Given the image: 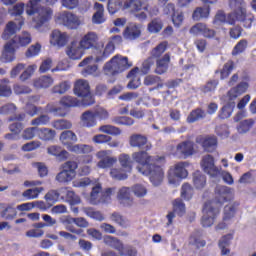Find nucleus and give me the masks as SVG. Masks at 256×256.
I'll return each mask as SVG.
<instances>
[{"instance_id":"1","label":"nucleus","mask_w":256,"mask_h":256,"mask_svg":"<svg viewBox=\"0 0 256 256\" xmlns=\"http://www.w3.org/2000/svg\"><path fill=\"white\" fill-rule=\"evenodd\" d=\"M132 159L135 163L142 165L137 167V170L142 175L149 177L152 184L155 186L161 185L165 177L163 166L166 163L165 156H151L147 150H141L132 154Z\"/></svg>"},{"instance_id":"2","label":"nucleus","mask_w":256,"mask_h":256,"mask_svg":"<svg viewBox=\"0 0 256 256\" xmlns=\"http://www.w3.org/2000/svg\"><path fill=\"white\" fill-rule=\"evenodd\" d=\"M121 9H130L135 13L143 9L146 11L150 17H155L159 15V7H150L148 4L143 7V2L141 0H108L107 10L110 15H115Z\"/></svg>"},{"instance_id":"3","label":"nucleus","mask_w":256,"mask_h":256,"mask_svg":"<svg viewBox=\"0 0 256 256\" xmlns=\"http://www.w3.org/2000/svg\"><path fill=\"white\" fill-rule=\"evenodd\" d=\"M229 5L234 11L227 16V23L229 25H235L237 21L243 23L245 29H251L255 16L251 13H247L244 0H229Z\"/></svg>"},{"instance_id":"4","label":"nucleus","mask_w":256,"mask_h":256,"mask_svg":"<svg viewBox=\"0 0 256 256\" xmlns=\"http://www.w3.org/2000/svg\"><path fill=\"white\" fill-rule=\"evenodd\" d=\"M33 41L31 37V33L27 31H23L19 35H15L10 41H8L4 45V49L2 51V59L4 63H11L15 61V53H17V49L20 47H27Z\"/></svg>"},{"instance_id":"5","label":"nucleus","mask_w":256,"mask_h":256,"mask_svg":"<svg viewBox=\"0 0 256 256\" xmlns=\"http://www.w3.org/2000/svg\"><path fill=\"white\" fill-rule=\"evenodd\" d=\"M59 141L62 143L70 153L76 155H87L93 153V146L87 144H74L77 143V134L71 130H64L59 136Z\"/></svg>"},{"instance_id":"6","label":"nucleus","mask_w":256,"mask_h":256,"mask_svg":"<svg viewBox=\"0 0 256 256\" xmlns=\"http://www.w3.org/2000/svg\"><path fill=\"white\" fill-rule=\"evenodd\" d=\"M133 64L129 62V58L121 54L113 56L108 62L103 66V73L108 77H115L127 69H131Z\"/></svg>"},{"instance_id":"7","label":"nucleus","mask_w":256,"mask_h":256,"mask_svg":"<svg viewBox=\"0 0 256 256\" xmlns=\"http://www.w3.org/2000/svg\"><path fill=\"white\" fill-rule=\"evenodd\" d=\"M27 15H34L33 23L35 29H41L45 23H49L50 19L53 18V9L39 4L34 6H26Z\"/></svg>"},{"instance_id":"8","label":"nucleus","mask_w":256,"mask_h":256,"mask_svg":"<svg viewBox=\"0 0 256 256\" xmlns=\"http://www.w3.org/2000/svg\"><path fill=\"white\" fill-rule=\"evenodd\" d=\"M113 193H115V188H106L103 190L101 183H98L92 187L89 201L91 205H109Z\"/></svg>"},{"instance_id":"9","label":"nucleus","mask_w":256,"mask_h":256,"mask_svg":"<svg viewBox=\"0 0 256 256\" xmlns=\"http://www.w3.org/2000/svg\"><path fill=\"white\" fill-rule=\"evenodd\" d=\"M74 94L82 98L83 107H90V105L95 104V97L91 94V86L89 81L85 79H79L74 83Z\"/></svg>"},{"instance_id":"10","label":"nucleus","mask_w":256,"mask_h":256,"mask_svg":"<svg viewBox=\"0 0 256 256\" xmlns=\"http://www.w3.org/2000/svg\"><path fill=\"white\" fill-rule=\"evenodd\" d=\"M189 162H178L170 167L168 171V182L170 185H179V182L189 177Z\"/></svg>"},{"instance_id":"11","label":"nucleus","mask_w":256,"mask_h":256,"mask_svg":"<svg viewBox=\"0 0 256 256\" xmlns=\"http://www.w3.org/2000/svg\"><path fill=\"white\" fill-rule=\"evenodd\" d=\"M77 167H79V164L75 161L65 162L61 166L62 171L56 175V181H58V183H71L73 178L77 175Z\"/></svg>"},{"instance_id":"12","label":"nucleus","mask_w":256,"mask_h":256,"mask_svg":"<svg viewBox=\"0 0 256 256\" xmlns=\"http://www.w3.org/2000/svg\"><path fill=\"white\" fill-rule=\"evenodd\" d=\"M203 217L201 219L202 227H211L217 219L219 208L213 206V202H206L203 206Z\"/></svg>"},{"instance_id":"13","label":"nucleus","mask_w":256,"mask_h":256,"mask_svg":"<svg viewBox=\"0 0 256 256\" xmlns=\"http://www.w3.org/2000/svg\"><path fill=\"white\" fill-rule=\"evenodd\" d=\"M228 201H233V190L228 186H216L214 190V201H212V207L214 203L224 205V203H228Z\"/></svg>"},{"instance_id":"14","label":"nucleus","mask_w":256,"mask_h":256,"mask_svg":"<svg viewBox=\"0 0 256 256\" xmlns=\"http://www.w3.org/2000/svg\"><path fill=\"white\" fill-rule=\"evenodd\" d=\"M195 153V143L186 140L180 142L177 146L175 151L172 152L173 157L177 159H189L191 155Z\"/></svg>"},{"instance_id":"15","label":"nucleus","mask_w":256,"mask_h":256,"mask_svg":"<svg viewBox=\"0 0 256 256\" xmlns=\"http://www.w3.org/2000/svg\"><path fill=\"white\" fill-rule=\"evenodd\" d=\"M190 35H194L195 37H205V39H214L217 32L214 29L209 28L206 23L198 22L193 25L189 30Z\"/></svg>"},{"instance_id":"16","label":"nucleus","mask_w":256,"mask_h":256,"mask_svg":"<svg viewBox=\"0 0 256 256\" xmlns=\"http://www.w3.org/2000/svg\"><path fill=\"white\" fill-rule=\"evenodd\" d=\"M62 223L63 225H66V229L70 231V233H75L76 235H81V233H83V230L75 229V227L69 226V225H73L74 223L75 225H77V227H82V228L89 227V222L87 221V219L83 217L73 218L70 216H66L62 220Z\"/></svg>"},{"instance_id":"17","label":"nucleus","mask_w":256,"mask_h":256,"mask_svg":"<svg viewBox=\"0 0 256 256\" xmlns=\"http://www.w3.org/2000/svg\"><path fill=\"white\" fill-rule=\"evenodd\" d=\"M96 157L100 160L97 163L99 169H111L117 163V158L111 156V150H100L96 153Z\"/></svg>"},{"instance_id":"18","label":"nucleus","mask_w":256,"mask_h":256,"mask_svg":"<svg viewBox=\"0 0 256 256\" xmlns=\"http://www.w3.org/2000/svg\"><path fill=\"white\" fill-rule=\"evenodd\" d=\"M57 21H59V23H62V25H64V27H67L68 29H78V27L81 25V20L79 19V16L71 12H63L62 14H59L57 16Z\"/></svg>"},{"instance_id":"19","label":"nucleus","mask_w":256,"mask_h":256,"mask_svg":"<svg viewBox=\"0 0 256 256\" xmlns=\"http://www.w3.org/2000/svg\"><path fill=\"white\" fill-rule=\"evenodd\" d=\"M130 147L137 149H145V151H151L152 145L149 143L147 136L139 133L131 134L129 137Z\"/></svg>"},{"instance_id":"20","label":"nucleus","mask_w":256,"mask_h":256,"mask_svg":"<svg viewBox=\"0 0 256 256\" xmlns=\"http://www.w3.org/2000/svg\"><path fill=\"white\" fill-rule=\"evenodd\" d=\"M172 208L173 211L168 212V214L166 215V218L168 219V226L173 225V218L175 217V215H178V217H183V215L187 213V208L185 207V203L181 198H176L172 202Z\"/></svg>"},{"instance_id":"21","label":"nucleus","mask_w":256,"mask_h":256,"mask_svg":"<svg viewBox=\"0 0 256 256\" xmlns=\"http://www.w3.org/2000/svg\"><path fill=\"white\" fill-rule=\"evenodd\" d=\"M201 167L204 173H207L210 177H219L221 175V170L215 166V158L211 155L203 157Z\"/></svg>"},{"instance_id":"22","label":"nucleus","mask_w":256,"mask_h":256,"mask_svg":"<svg viewBox=\"0 0 256 256\" xmlns=\"http://www.w3.org/2000/svg\"><path fill=\"white\" fill-rule=\"evenodd\" d=\"M196 143L201 145L206 153H213V151L217 150L218 140L215 136H198L196 138Z\"/></svg>"},{"instance_id":"23","label":"nucleus","mask_w":256,"mask_h":256,"mask_svg":"<svg viewBox=\"0 0 256 256\" xmlns=\"http://www.w3.org/2000/svg\"><path fill=\"white\" fill-rule=\"evenodd\" d=\"M25 21L23 20V17L20 18V21L17 23L13 21H9L2 33V39L4 41H9L13 35H16L18 31H21V27H23Z\"/></svg>"},{"instance_id":"24","label":"nucleus","mask_w":256,"mask_h":256,"mask_svg":"<svg viewBox=\"0 0 256 256\" xmlns=\"http://www.w3.org/2000/svg\"><path fill=\"white\" fill-rule=\"evenodd\" d=\"M99 42V36L95 32L86 33L79 42L81 49H95Z\"/></svg>"},{"instance_id":"25","label":"nucleus","mask_w":256,"mask_h":256,"mask_svg":"<svg viewBox=\"0 0 256 256\" xmlns=\"http://www.w3.org/2000/svg\"><path fill=\"white\" fill-rule=\"evenodd\" d=\"M248 89H249V83L240 82L227 92V97L229 101H235L237 97H241V95H243L244 93H247Z\"/></svg>"},{"instance_id":"26","label":"nucleus","mask_w":256,"mask_h":256,"mask_svg":"<svg viewBox=\"0 0 256 256\" xmlns=\"http://www.w3.org/2000/svg\"><path fill=\"white\" fill-rule=\"evenodd\" d=\"M123 37L126 41H135L141 37V28L136 24H130L124 29Z\"/></svg>"},{"instance_id":"27","label":"nucleus","mask_w":256,"mask_h":256,"mask_svg":"<svg viewBox=\"0 0 256 256\" xmlns=\"http://www.w3.org/2000/svg\"><path fill=\"white\" fill-rule=\"evenodd\" d=\"M139 67H134L127 74V78L131 79L127 84V89L135 90L141 87V78L138 76Z\"/></svg>"},{"instance_id":"28","label":"nucleus","mask_w":256,"mask_h":256,"mask_svg":"<svg viewBox=\"0 0 256 256\" xmlns=\"http://www.w3.org/2000/svg\"><path fill=\"white\" fill-rule=\"evenodd\" d=\"M94 9H96V12L92 16V23L94 25H101L107 21L105 19V6L103 4L96 2L94 4Z\"/></svg>"},{"instance_id":"29","label":"nucleus","mask_w":256,"mask_h":256,"mask_svg":"<svg viewBox=\"0 0 256 256\" xmlns=\"http://www.w3.org/2000/svg\"><path fill=\"white\" fill-rule=\"evenodd\" d=\"M69 41V36H67V33L59 30H53L51 33V43L53 45H57L58 47H65L67 45V42Z\"/></svg>"},{"instance_id":"30","label":"nucleus","mask_w":256,"mask_h":256,"mask_svg":"<svg viewBox=\"0 0 256 256\" xmlns=\"http://www.w3.org/2000/svg\"><path fill=\"white\" fill-rule=\"evenodd\" d=\"M104 243L109 245V247L116 249V251L119 252V255H125V245H123V242H121V240L118 238L113 236H105Z\"/></svg>"},{"instance_id":"31","label":"nucleus","mask_w":256,"mask_h":256,"mask_svg":"<svg viewBox=\"0 0 256 256\" xmlns=\"http://www.w3.org/2000/svg\"><path fill=\"white\" fill-rule=\"evenodd\" d=\"M55 137H57V131H55L54 129L47 127H38V139H40V141H54Z\"/></svg>"},{"instance_id":"32","label":"nucleus","mask_w":256,"mask_h":256,"mask_svg":"<svg viewBox=\"0 0 256 256\" xmlns=\"http://www.w3.org/2000/svg\"><path fill=\"white\" fill-rule=\"evenodd\" d=\"M80 119L83 127L91 128L97 125V118H95V114L91 110L82 113Z\"/></svg>"},{"instance_id":"33","label":"nucleus","mask_w":256,"mask_h":256,"mask_svg":"<svg viewBox=\"0 0 256 256\" xmlns=\"http://www.w3.org/2000/svg\"><path fill=\"white\" fill-rule=\"evenodd\" d=\"M66 55L70 59L79 60L83 57V50L77 45V42H72L66 49Z\"/></svg>"},{"instance_id":"34","label":"nucleus","mask_w":256,"mask_h":256,"mask_svg":"<svg viewBox=\"0 0 256 256\" xmlns=\"http://www.w3.org/2000/svg\"><path fill=\"white\" fill-rule=\"evenodd\" d=\"M117 199L123 205H133V198H131V190L129 187H122L117 194Z\"/></svg>"},{"instance_id":"35","label":"nucleus","mask_w":256,"mask_h":256,"mask_svg":"<svg viewBox=\"0 0 256 256\" xmlns=\"http://www.w3.org/2000/svg\"><path fill=\"white\" fill-rule=\"evenodd\" d=\"M192 182L195 189H204L205 185H207V177L197 170L192 174Z\"/></svg>"},{"instance_id":"36","label":"nucleus","mask_w":256,"mask_h":256,"mask_svg":"<svg viewBox=\"0 0 256 256\" xmlns=\"http://www.w3.org/2000/svg\"><path fill=\"white\" fill-rule=\"evenodd\" d=\"M231 241H233V234H226L219 240L218 247L221 249V255H229L231 253V250L227 248L231 245Z\"/></svg>"},{"instance_id":"37","label":"nucleus","mask_w":256,"mask_h":256,"mask_svg":"<svg viewBox=\"0 0 256 256\" xmlns=\"http://www.w3.org/2000/svg\"><path fill=\"white\" fill-rule=\"evenodd\" d=\"M120 166L124 171L131 173L133 171V159L129 154L122 153L118 156Z\"/></svg>"},{"instance_id":"38","label":"nucleus","mask_w":256,"mask_h":256,"mask_svg":"<svg viewBox=\"0 0 256 256\" xmlns=\"http://www.w3.org/2000/svg\"><path fill=\"white\" fill-rule=\"evenodd\" d=\"M110 219L113 223H116V225H119V227H122L123 229H127V227H130L131 225L129 219L119 212H113Z\"/></svg>"},{"instance_id":"39","label":"nucleus","mask_w":256,"mask_h":256,"mask_svg":"<svg viewBox=\"0 0 256 256\" xmlns=\"http://www.w3.org/2000/svg\"><path fill=\"white\" fill-rule=\"evenodd\" d=\"M36 89H47L53 85V79L50 76H41L33 81Z\"/></svg>"},{"instance_id":"40","label":"nucleus","mask_w":256,"mask_h":256,"mask_svg":"<svg viewBox=\"0 0 256 256\" xmlns=\"http://www.w3.org/2000/svg\"><path fill=\"white\" fill-rule=\"evenodd\" d=\"M211 13V8L208 7H197L192 14V19L194 21H201V19H207Z\"/></svg>"},{"instance_id":"41","label":"nucleus","mask_w":256,"mask_h":256,"mask_svg":"<svg viewBox=\"0 0 256 256\" xmlns=\"http://www.w3.org/2000/svg\"><path fill=\"white\" fill-rule=\"evenodd\" d=\"M42 219L45 222H38L33 224L35 229H44V227H53V225H57V220H55L51 215L43 214Z\"/></svg>"},{"instance_id":"42","label":"nucleus","mask_w":256,"mask_h":256,"mask_svg":"<svg viewBox=\"0 0 256 256\" xmlns=\"http://www.w3.org/2000/svg\"><path fill=\"white\" fill-rule=\"evenodd\" d=\"M207 113H205V110L201 108H196L190 112V114L187 117L188 123H196V121H200V119H205Z\"/></svg>"},{"instance_id":"43","label":"nucleus","mask_w":256,"mask_h":256,"mask_svg":"<svg viewBox=\"0 0 256 256\" xmlns=\"http://www.w3.org/2000/svg\"><path fill=\"white\" fill-rule=\"evenodd\" d=\"M247 47H249V41H247V39H241L236 43V45L232 49L231 55L233 57H237V55L245 53V51H247Z\"/></svg>"},{"instance_id":"44","label":"nucleus","mask_w":256,"mask_h":256,"mask_svg":"<svg viewBox=\"0 0 256 256\" xmlns=\"http://www.w3.org/2000/svg\"><path fill=\"white\" fill-rule=\"evenodd\" d=\"M114 52H115V44L113 43V41H110L105 46L103 54L101 56L96 57L95 63L103 62L105 59H107V57H109V55H112V53Z\"/></svg>"},{"instance_id":"45","label":"nucleus","mask_w":256,"mask_h":256,"mask_svg":"<svg viewBox=\"0 0 256 256\" xmlns=\"http://www.w3.org/2000/svg\"><path fill=\"white\" fill-rule=\"evenodd\" d=\"M169 47V42L163 41L160 42L154 49L151 50V57L154 59H159L163 53L167 51V48Z\"/></svg>"},{"instance_id":"46","label":"nucleus","mask_w":256,"mask_h":256,"mask_svg":"<svg viewBox=\"0 0 256 256\" xmlns=\"http://www.w3.org/2000/svg\"><path fill=\"white\" fill-rule=\"evenodd\" d=\"M52 127L57 129V131H66L67 129H71V127H73V123H71L69 120L59 119L52 122Z\"/></svg>"},{"instance_id":"47","label":"nucleus","mask_w":256,"mask_h":256,"mask_svg":"<svg viewBox=\"0 0 256 256\" xmlns=\"http://www.w3.org/2000/svg\"><path fill=\"white\" fill-rule=\"evenodd\" d=\"M235 69V62L233 60H229L226 62L223 66V68L220 70V79H227L231 73H233V70Z\"/></svg>"},{"instance_id":"48","label":"nucleus","mask_w":256,"mask_h":256,"mask_svg":"<svg viewBox=\"0 0 256 256\" xmlns=\"http://www.w3.org/2000/svg\"><path fill=\"white\" fill-rule=\"evenodd\" d=\"M127 173L130 172L125 171L123 168H112L110 170V177H112V179H116L117 181H125V179L128 177Z\"/></svg>"},{"instance_id":"49","label":"nucleus","mask_w":256,"mask_h":256,"mask_svg":"<svg viewBox=\"0 0 256 256\" xmlns=\"http://www.w3.org/2000/svg\"><path fill=\"white\" fill-rule=\"evenodd\" d=\"M13 90L9 86V79L0 80V97H11Z\"/></svg>"},{"instance_id":"50","label":"nucleus","mask_w":256,"mask_h":256,"mask_svg":"<svg viewBox=\"0 0 256 256\" xmlns=\"http://www.w3.org/2000/svg\"><path fill=\"white\" fill-rule=\"evenodd\" d=\"M84 213L87 215V217H90V219H95V221H105V216L101 211H97L94 208L86 207L84 208Z\"/></svg>"},{"instance_id":"51","label":"nucleus","mask_w":256,"mask_h":256,"mask_svg":"<svg viewBox=\"0 0 256 256\" xmlns=\"http://www.w3.org/2000/svg\"><path fill=\"white\" fill-rule=\"evenodd\" d=\"M237 207H239V203H234L231 206L224 207V216L223 221H231L233 217H235V213H237Z\"/></svg>"},{"instance_id":"52","label":"nucleus","mask_w":256,"mask_h":256,"mask_svg":"<svg viewBox=\"0 0 256 256\" xmlns=\"http://www.w3.org/2000/svg\"><path fill=\"white\" fill-rule=\"evenodd\" d=\"M233 107H235V102L224 105L219 111V119H229L233 113Z\"/></svg>"},{"instance_id":"53","label":"nucleus","mask_w":256,"mask_h":256,"mask_svg":"<svg viewBox=\"0 0 256 256\" xmlns=\"http://www.w3.org/2000/svg\"><path fill=\"white\" fill-rule=\"evenodd\" d=\"M51 121V117L47 114H42L34 119L31 120L30 125L32 127H41L43 125H49V122Z\"/></svg>"},{"instance_id":"54","label":"nucleus","mask_w":256,"mask_h":256,"mask_svg":"<svg viewBox=\"0 0 256 256\" xmlns=\"http://www.w3.org/2000/svg\"><path fill=\"white\" fill-rule=\"evenodd\" d=\"M1 217L7 221H13L17 217V209L13 205H8L1 213Z\"/></svg>"},{"instance_id":"55","label":"nucleus","mask_w":256,"mask_h":256,"mask_svg":"<svg viewBox=\"0 0 256 256\" xmlns=\"http://www.w3.org/2000/svg\"><path fill=\"white\" fill-rule=\"evenodd\" d=\"M219 85V80H209L208 82H206L205 85L200 87V91L202 93H215V91L217 90V87Z\"/></svg>"},{"instance_id":"56","label":"nucleus","mask_w":256,"mask_h":256,"mask_svg":"<svg viewBox=\"0 0 256 256\" xmlns=\"http://www.w3.org/2000/svg\"><path fill=\"white\" fill-rule=\"evenodd\" d=\"M71 89V82L69 81H63L60 84L55 85L52 88V93L58 94V95H63L67 93V91Z\"/></svg>"},{"instance_id":"57","label":"nucleus","mask_w":256,"mask_h":256,"mask_svg":"<svg viewBox=\"0 0 256 256\" xmlns=\"http://www.w3.org/2000/svg\"><path fill=\"white\" fill-rule=\"evenodd\" d=\"M161 29H163V20H161V18H154L148 24L149 33H159Z\"/></svg>"},{"instance_id":"58","label":"nucleus","mask_w":256,"mask_h":256,"mask_svg":"<svg viewBox=\"0 0 256 256\" xmlns=\"http://www.w3.org/2000/svg\"><path fill=\"white\" fill-rule=\"evenodd\" d=\"M38 133L39 127H28L22 132V139L25 141H31V139H35V135L38 136Z\"/></svg>"},{"instance_id":"59","label":"nucleus","mask_w":256,"mask_h":256,"mask_svg":"<svg viewBox=\"0 0 256 256\" xmlns=\"http://www.w3.org/2000/svg\"><path fill=\"white\" fill-rule=\"evenodd\" d=\"M144 85L146 87H152L153 85H156V89H159V87H161V77L155 75H147L144 78Z\"/></svg>"},{"instance_id":"60","label":"nucleus","mask_w":256,"mask_h":256,"mask_svg":"<svg viewBox=\"0 0 256 256\" xmlns=\"http://www.w3.org/2000/svg\"><path fill=\"white\" fill-rule=\"evenodd\" d=\"M41 191H43V187L27 189L22 193V197H24V199H27L28 201L31 199H37Z\"/></svg>"},{"instance_id":"61","label":"nucleus","mask_w":256,"mask_h":256,"mask_svg":"<svg viewBox=\"0 0 256 256\" xmlns=\"http://www.w3.org/2000/svg\"><path fill=\"white\" fill-rule=\"evenodd\" d=\"M99 130L107 135H121V128L113 125H102Z\"/></svg>"},{"instance_id":"62","label":"nucleus","mask_w":256,"mask_h":256,"mask_svg":"<svg viewBox=\"0 0 256 256\" xmlns=\"http://www.w3.org/2000/svg\"><path fill=\"white\" fill-rule=\"evenodd\" d=\"M60 103L63 105V107H79L80 102L77 100V98L73 96H64Z\"/></svg>"},{"instance_id":"63","label":"nucleus","mask_w":256,"mask_h":256,"mask_svg":"<svg viewBox=\"0 0 256 256\" xmlns=\"http://www.w3.org/2000/svg\"><path fill=\"white\" fill-rule=\"evenodd\" d=\"M253 125H255V120L253 119L243 120L238 125V131L240 133H247L248 131H251Z\"/></svg>"},{"instance_id":"64","label":"nucleus","mask_w":256,"mask_h":256,"mask_svg":"<svg viewBox=\"0 0 256 256\" xmlns=\"http://www.w3.org/2000/svg\"><path fill=\"white\" fill-rule=\"evenodd\" d=\"M17 111V106L13 103H7L0 107V115H14Z\"/></svg>"}]
</instances>
